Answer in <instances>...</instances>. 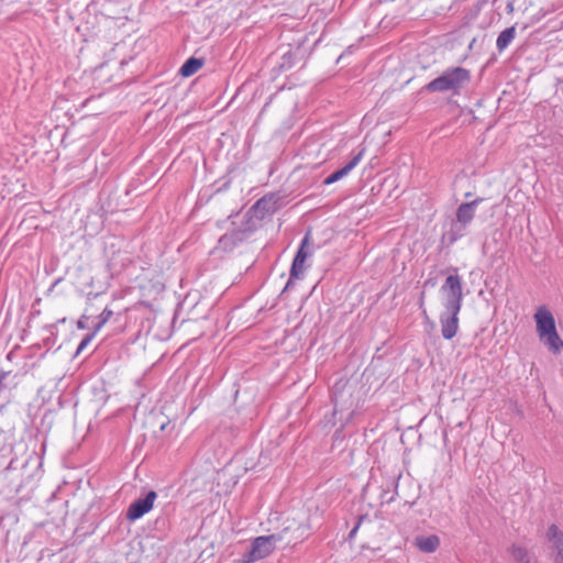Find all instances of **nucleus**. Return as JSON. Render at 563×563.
Instances as JSON below:
<instances>
[{
	"label": "nucleus",
	"mask_w": 563,
	"mask_h": 563,
	"mask_svg": "<svg viewBox=\"0 0 563 563\" xmlns=\"http://www.w3.org/2000/svg\"><path fill=\"white\" fill-rule=\"evenodd\" d=\"M533 319L539 339L544 342L549 350L554 354L563 351V340L558 333L555 319L551 310L547 306H540L537 308Z\"/></svg>",
	"instance_id": "f257e3e1"
},
{
	"label": "nucleus",
	"mask_w": 563,
	"mask_h": 563,
	"mask_svg": "<svg viewBox=\"0 0 563 563\" xmlns=\"http://www.w3.org/2000/svg\"><path fill=\"white\" fill-rule=\"evenodd\" d=\"M440 288L442 296V306L446 311H454L460 313L463 301V285L462 278L457 274V269L453 268Z\"/></svg>",
	"instance_id": "f03ea898"
},
{
	"label": "nucleus",
	"mask_w": 563,
	"mask_h": 563,
	"mask_svg": "<svg viewBox=\"0 0 563 563\" xmlns=\"http://www.w3.org/2000/svg\"><path fill=\"white\" fill-rule=\"evenodd\" d=\"M471 76L467 69L455 67L448 69L441 76L431 80L426 88L429 91H456L468 82Z\"/></svg>",
	"instance_id": "7ed1b4c3"
},
{
	"label": "nucleus",
	"mask_w": 563,
	"mask_h": 563,
	"mask_svg": "<svg viewBox=\"0 0 563 563\" xmlns=\"http://www.w3.org/2000/svg\"><path fill=\"white\" fill-rule=\"evenodd\" d=\"M275 536H265L256 538L251 545V550L244 554L242 563H253L268 556L275 549Z\"/></svg>",
	"instance_id": "20e7f679"
},
{
	"label": "nucleus",
	"mask_w": 563,
	"mask_h": 563,
	"mask_svg": "<svg viewBox=\"0 0 563 563\" xmlns=\"http://www.w3.org/2000/svg\"><path fill=\"white\" fill-rule=\"evenodd\" d=\"M156 497V493L154 490H151L150 493H147L145 498L137 499L134 503H132L128 509V519L134 521L144 516L145 514H147L150 510H152Z\"/></svg>",
	"instance_id": "39448f33"
},
{
	"label": "nucleus",
	"mask_w": 563,
	"mask_h": 563,
	"mask_svg": "<svg viewBox=\"0 0 563 563\" xmlns=\"http://www.w3.org/2000/svg\"><path fill=\"white\" fill-rule=\"evenodd\" d=\"M309 243V233L306 234L303 240L301 241L300 249L298 250L291 265L290 277L291 278H300L306 269V262L308 258V253L306 247Z\"/></svg>",
	"instance_id": "423d86ee"
},
{
	"label": "nucleus",
	"mask_w": 563,
	"mask_h": 563,
	"mask_svg": "<svg viewBox=\"0 0 563 563\" xmlns=\"http://www.w3.org/2000/svg\"><path fill=\"white\" fill-rule=\"evenodd\" d=\"M441 332L444 339H453L459 331V313L446 311L440 316Z\"/></svg>",
	"instance_id": "0eeeda50"
},
{
	"label": "nucleus",
	"mask_w": 563,
	"mask_h": 563,
	"mask_svg": "<svg viewBox=\"0 0 563 563\" xmlns=\"http://www.w3.org/2000/svg\"><path fill=\"white\" fill-rule=\"evenodd\" d=\"M364 151H361L357 155H355L344 167L340 168L339 170L331 174L329 177H327L323 181L324 185H331L340 179H342L344 176H346L354 167L358 165L361 159L363 158Z\"/></svg>",
	"instance_id": "6e6552de"
},
{
	"label": "nucleus",
	"mask_w": 563,
	"mask_h": 563,
	"mask_svg": "<svg viewBox=\"0 0 563 563\" xmlns=\"http://www.w3.org/2000/svg\"><path fill=\"white\" fill-rule=\"evenodd\" d=\"M440 538L437 534L418 536L415 539V545L423 553H433L440 547Z\"/></svg>",
	"instance_id": "1a4fd4ad"
},
{
	"label": "nucleus",
	"mask_w": 563,
	"mask_h": 563,
	"mask_svg": "<svg viewBox=\"0 0 563 563\" xmlns=\"http://www.w3.org/2000/svg\"><path fill=\"white\" fill-rule=\"evenodd\" d=\"M479 201L481 199H475L472 202L462 203L456 211L459 222L463 224L470 223L474 218V208L479 203Z\"/></svg>",
	"instance_id": "9d476101"
},
{
	"label": "nucleus",
	"mask_w": 563,
	"mask_h": 563,
	"mask_svg": "<svg viewBox=\"0 0 563 563\" xmlns=\"http://www.w3.org/2000/svg\"><path fill=\"white\" fill-rule=\"evenodd\" d=\"M202 66H203V60L202 59L190 57L180 67L179 73H180V75L183 77H190L194 74H196L199 69H201Z\"/></svg>",
	"instance_id": "9b49d317"
},
{
	"label": "nucleus",
	"mask_w": 563,
	"mask_h": 563,
	"mask_svg": "<svg viewBox=\"0 0 563 563\" xmlns=\"http://www.w3.org/2000/svg\"><path fill=\"white\" fill-rule=\"evenodd\" d=\"M508 552L512 560L517 563H530V554L529 551L519 544H512Z\"/></svg>",
	"instance_id": "f8f14e48"
},
{
	"label": "nucleus",
	"mask_w": 563,
	"mask_h": 563,
	"mask_svg": "<svg viewBox=\"0 0 563 563\" xmlns=\"http://www.w3.org/2000/svg\"><path fill=\"white\" fill-rule=\"evenodd\" d=\"M547 540L556 550H560L561 548H563V532L555 525H551L548 528Z\"/></svg>",
	"instance_id": "ddd939ff"
},
{
	"label": "nucleus",
	"mask_w": 563,
	"mask_h": 563,
	"mask_svg": "<svg viewBox=\"0 0 563 563\" xmlns=\"http://www.w3.org/2000/svg\"><path fill=\"white\" fill-rule=\"evenodd\" d=\"M174 405L175 400L172 399L169 405L166 404L162 407V413L167 418V421L162 423L161 430H165L170 421L178 419L180 412L179 409Z\"/></svg>",
	"instance_id": "4468645a"
},
{
	"label": "nucleus",
	"mask_w": 563,
	"mask_h": 563,
	"mask_svg": "<svg viewBox=\"0 0 563 563\" xmlns=\"http://www.w3.org/2000/svg\"><path fill=\"white\" fill-rule=\"evenodd\" d=\"M516 29L515 26L504 30L497 37L496 46L499 51H504L515 38Z\"/></svg>",
	"instance_id": "2eb2a0df"
},
{
	"label": "nucleus",
	"mask_w": 563,
	"mask_h": 563,
	"mask_svg": "<svg viewBox=\"0 0 563 563\" xmlns=\"http://www.w3.org/2000/svg\"><path fill=\"white\" fill-rule=\"evenodd\" d=\"M112 317V311L108 308H106L101 313H100V322L97 324L96 327V332L99 331L101 329V327Z\"/></svg>",
	"instance_id": "dca6fc26"
},
{
	"label": "nucleus",
	"mask_w": 563,
	"mask_h": 563,
	"mask_svg": "<svg viewBox=\"0 0 563 563\" xmlns=\"http://www.w3.org/2000/svg\"><path fill=\"white\" fill-rule=\"evenodd\" d=\"M92 339L93 334L86 335L77 349V354L81 353L86 349V346L92 341Z\"/></svg>",
	"instance_id": "f3484780"
},
{
	"label": "nucleus",
	"mask_w": 563,
	"mask_h": 563,
	"mask_svg": "<svg viewBox=\"0 0 563 563\" xmlns=\"http://www.w3.org/2000/svg\"><path fill=\"white\" fill-rule=\"evenodd\" d=\"M554 562L555 563H563V548L558 550V554H556V556L554 559Z\"/></svg>",
	"instance_id": "a211bd4d"
}]
</instances>
